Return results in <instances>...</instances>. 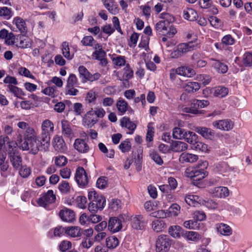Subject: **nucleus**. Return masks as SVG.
Masks as SVG:
<instances>
[{"instance_id": "nucleus-8", "label": "nucleus", "mask_w": 252, "mask_h": 252, "mask_svg": "<svg viewBox=\"0 0 252 252\" xmlns=\"http://www.w3.org/2000/svg\"><path fill=\"white\" fill-rule=\"evenodd\" d=\"M132 227L136 230H143L147 223L145 217L142 215H136L131 217Z\"/></svg>"}, {"instance_id": "nucleus-5", "label": "nucleus", "mask_w": 252, "mask_h": 252, "mask_svg": "<svg viewBox=\"0 0 252 252\" xmlns=\"http://www.w3.org/2000/svg\"><path fill=\"white\" fill-rule=\"evenodd\" d=\"M56 197L52 190H49L47 192L45 193L37 200V204L39 206L43 207L44 208L49 210L48 205L50 204L53 203L55 202Z\"/></svg>"}, {"instance_id": "nucleus-46", "label": "nucleus", "mask_w": 252, "mask_h": 252, "mask_svg": "<svg viewBox=\"0 0 252 252\" xmlns=\"http://www.w3.org/2000/svg\"><path fill=\"white\" fill-rule=\"evenodd\" d=\"M243 62L245 66H252V53L250 52H246L243 58Z\"/></svg>"}, {"instance_id": "nucleus-19", "label": "nucleus", "mask_w": 252, "mask_h": 252, "mask_svg": "<svg viewBox=\"0 0 252 252\" xmlns=\"http://www.w3.org/2000/svg\"><path fill=\"white\" fill-rule=\"evenodd\" d=\"M170 149L174 152H181L186 151L188 147L187 143L180 141H171Z\"/></svg>"}, {"instance_id": "nucleus-20", "label": "nucleus", "mask_w": 252, "mask_h": 252, "mask_svg": "<svg viewBox=\"0 0 252 252\" xmlns=\"http://www.w3.org/2000/svg\"><path fill=\"white\" fill-rule=\"evenodd\" d=\"M74 147L80 153H86L89 150V147L85 141L79 138L75 140Z\"/></svg>"}, {"instance_id": "nucleus-2", "label": "nucleus", "mask_w": 252, "mask_h": 252, "mask_svg": "<svg viewBox=\"0 0 252 252\" xmlns=\"http://www.w3.org/2000/svg\"><path fill=\"white\" fill-rule=\"evenodd\" d=\"M172 21H174L173 17L169 20L166 19L159 21L156 25V30L159 34L169 38L172 37L177 33L176 29L171 24Z\"/></svg>"}, {"instance_id": "nucleus-57", "label": "nucleus", "mask_w": 252, "mask_h": 252, "mask_svg": "<svg viewBox=\"0 0 252 252\" xmlns=\"http://www.w3.org/2000/svg\"><path fill=\"white\" fill-rule=\"evenodd\" d=\"M19 73L27 77H29L32 79H35V77L31 74V72L29 69L26 67H21L19 69Z\"/></svg>"}, {"instance_id": "nucleus-18", "label": "nucleus", "mask_w": 252, "mask_h": 252, "mask_svg": "<svg viewBox=\"0 0 252 252\" xmlns=\"http://www.w3.org/2000/svg\"><path fill=\"white\" fill-rule=\"evenodd\" d=\"M120 125L122 127H126L129 130L127 133L129 134H133L137 126L135 124L130 121L129 118L126 117H124L121 119Z\"/></svg>"}, {"instance_id": "nucleus-17", "label": "nucleus", "mask_w": 252, "mask_h": 252, "mask_svg": "<svg viewBox=\"0 0 252 252\" xmlns=\"http://www.w3.org/2000/svg\"><path fill=\"white\" fill-rule=\"evenodd\" d=\"M195 131L206 139H212L215 137L214 131L206 127H196Z\"/></svg>"}, {"instance_id": "nucleus-50", "label": "nucleus", "mask_w": 252, "mask_h": 252, "mask_svg": "<svg viewBox=\"0 0 252 252\" xmlns=\"http://www.w3.org/2000/svg\"><path fill=\"white\" fill-rule=\"evenodd\" d=\"M207 147L208 146L207 144L200 142L198 140L195 144H193V146H191L192 149L202 152H206L207 151Z\"/></svg>"}, {"instance_id": "nucleus-59", "label": "nucleus", "mask_w": 252, "mask_h": 252, "mask_svg": "<svg viewBox=\"0 0 252 252\" xmlns=\"http://www.w3.org/2000/svg\"><path fill=\"white\" fill-rule=\"evenodd\" d=\"M107 178L104 176L99 177L96 183V187L100 189H104L107 185Z\"/></svg>"}, {"instance_id": "nucleus-3", "label": "nucleus", "mask_w": 252, "mask_h": 252, "mask_svg": "<svg viewBox=\"0 0 252 252\" xmlns=\"http://www.w3.org/2000/svg\"><path fill=\"white\" fill-rule=\"evenodd\" d=\"M171 245V240L168 235H160L156 240L157 252H168Z\"/></svg>"}, {"instance_id": "nucleus-40", "label": "nucleus", "mask_w": 252, "mask_h": 252, "mask_svg": "<svg viewBox=\"0 0 252 252\" xmlns=\"http://www.w3.org/2000/svg\"><path fill=\"white\" fill-rule=\"evenodd\" d=\"M105 7L109 12L113 15H116L119 12V8L118 5L114 2L113 0H109V4H106Z\"/></svg>"}, {"instance_id": "nucleus-1", "label": "nucleus", "mask_w": 252, "mask_h": 252, "mask_svg": "<svg viewBox=\"0 0 252 252\" xmlns=\"http://www.w3.org/2000/svg\"><path fill=\"white\" fill-rule=\"evenodd\" d=\"M27 130L28 132L31 133L33 131V129L30 128H29ZM18 139L19 146L23 150H29L30 153L33 155L36 154L39 151H41L40 143L33 134L26 135L23 140L21 138H19V137Z\"/></svg>"}, {"instance_id": "nucleus-51", "label": "nucleus", "mask_w": 252, "mask_h": 252, "mask_svg": "<svg viewBox=\"0 0 252 252\" xmlns=\"http://www.w3.org/2000/svg\"><path fill=\"white\" fill-rule=\"evenodd\" d=\"M75 200L78 207L81 209H85L86 208L87 200L85 196H77Z\"/></svg>"}, {"instance_id": "nucleus-22", "label": "nucleus", "mask_w": 252, "mask_h": 252, "mask_svg": "<svg viewBox=\"0 0 252 252\" xmlns=\"http://www.w3.org/2000/svg\"><path fill=\"white\" fill-rule=\"evenodd\" d=\"M13 23L15 24L21 33L25 34L27 28L25 21L21 17L17 16L14 18Z\"/></svg>"}, {"instance_id": "nucleus-49", "label": "nucleus", "mask_w": 252, "mask_h": 252, "mask_svg": "<svg viewBox=\"0 0 252 252\" xmlns=\"http://www.w3.org/2000/svg\"><path fill=\"white\" fill-rule=\"evenodd\" d=\"M96 100V93L92 90L90 91L87 94L86 97L85 98L86 102L88 104H94Z\"/></svg>"}, {"instance_id": "nucleus-10", "label": "nucleus", "mask_w": 252, "mask_h": 252, "mask_svg": "<svg viewBox=\"0 0 252 252\" xmlns=\"http://www.w3.org/2000/svg\"><path fill=\"white\" fill-rule=\"evenodd\" d=\"M93 108L87 112L83 118V122L88 127H92L98 121Z\"/></svg>"}, {"instance_id": "nucleus-30", "label": "nucleus", "mask_w": 252, "mask_h": 252, "mask_svg": "<svg viewBox=\"0 0 252 252\" xmlns=\"http://www.w3.org/2000/svg\"><path fill=\"white\" fill-rule=\"evenodd\" d=\"M61 124L63 134L66 137H70L72 134V130L69 122L66 120H63Z\"/></svg>"}, {"instance_id": "nucleus-44", "label": "nucleus", "mask_w": 252, "mask_h": 252, "mask_svg": "<svg viewBox=\"0 0 252 252\" xmlns=\"http://www.w3.org/2000/svg\"><path fill=\"white\" fill-rule=\"evenodd\" d=\"M183 236H186L188 240L196 241L200 239V235L194 231H184Z\"/></svg>"}, {"instance_id": "nucleus-32", "label": "nucleus", "mask_w": 252, "mask_h": 252, "mask_svg": "<svg viewBox=\"0 0 252 252\" xmlns=\"http://www.w3.org/2000/svg\"><path fill=\"white\" fill-rule=\"evenodd\" d=\"M187 131L183 128L176 127L173 129L172 136L174 139H182L185 138V133H187Z\"/></svg>"}, {"instance_id": "nucleus-34", "label": "nucleus", "mask_w": 252, "mask_h": 252, "mask_svg": "<svg viewBox=\"0 0 252 252\" xmlns=\"http://www.w3.org/2000/svg\"><path fill=\"white\" fill-rule=\"evenodd\" d=\"M194 45L193 44L192 42H189V43H183L180 44L178 45L177 47L183 53L184 55V54L191 51L194 48Z\"/></svg>"}, {"instance_id": "nucleus-42", "label": "nucleus", "mask_w": 252, "mask_h": 252, "mask_svg": "<svg viewBox=\"0 0 252 252\" xmlns=\"http://www.w3.org/2000/svg\"><path fill=\"white\" fill-rule=\"evenodd\" d=\"M201 204L209 209L214 210L218 209L219 207L218 203L212 199H208L207 200L202 199Z\"/></svg>"}, {"instance_id": "nucleus-15", "label": "nucleus", "mask_w": 252, "mask_h": 252, "mask_svg": "<svg viewBox=\"0 0 252 252\" xmlns=\"http://www.w3.org/2000/svg\"><path fill=\"white\" fill-rule=\"evenodd\" d=\"M59 215L61 219L65 222H72L75 218L74 211L67 208L61 210Z\"/></svg>"}, {"instance_id": "nucleus-12", "label": "nucleus", "mask_w": 252, "mask_h": 252, "mask_svg": "<svg viewBox=\"0 0 252 252\" xmlns=\"http://www.w3.org/2000/svg\"><path fill=\"white\" fill-rule=\"evenodd\" d=\"M212 125L217 129L226 131L230 130L233 127V122L228 119L214 121L213 122Z\"/></svg>"}, {"instance_id": "nucleus-48", "label": "nucleus", "mask_w": 252, "mask_h": 252, "mask_svg": "<svg viewBox=\"0 0 252 252\" xmlns=\"http://www.w3.org/2000/svg\"><path fill=\"white\" fill-rule=\"evenodd\" d=\"M184 17L189 21H192L195 19L197 14L192 9H189L187 11L184 12Z\"/></svg>"}, {"instance_id": "nucleus-64", "label": "nucleus", "mask_w": 252, "mask_h": 252, "mask_svg": "<svg viewBox=\"0 0 252 252\" xmlns=\"http://www.w3.org/2000/svg\"><path fill=\"white\" fill-rule=\"evenodd\" d=\"M180 206L177 204H173L169 208V212L171 215L177 216L180 213Z\"/></svg>"}, {"instance_id": "nucleus-14", "label": "nucleus", "mask_w": 252, "mask_h": 252, "mask_svg": "<svg viewBox=\"0 0 252 252\" xmlns=\"http://www.w3.org/2000/svg\"><path fill=\"white\" fill-rule=\"evenodd\" d=\"M38 140L40 143L41 151L46 152L48 151L50 145V133L42 131Z\"/></svg>"}, {"instance_id": "nucleus-41", "label": "nucleus", "mask_w": 252, "mask_h": 252, "mask_svg": "<svg viewBox=\"0 0 252 252\" xmlns=\"http://www.w3.org/2000/svg\"><path fill=\"white\" fill-rule=\"evenodd\" d=\"M62 53L63 56L68 60H71L73 57V54L71 55L68 46V43L64 41L62 43Z\"/></svg>"}, {"instance_id": "nucleus-23", "label": "nucleus", "mask_w": 252, "mask_h": 252, "mask_svg": "<svg viewBox=\"0 0 252 252\" xmlns=\"http://www.w3.org/2000/svg\"><path fill=\"white\" fill-rule=\"evenodd\" d=\"M216 229L218 232L224 236H229L232 234V230L227 224L220 223L216 225Z\"/></svg>"}, {"instance_id": "nucleus-47", "label": "nucleus", "mask_w": 252, "mask_h": 252, "mask_svg": "<svg viewBox=\"0 0 252 252\" xmlns=\"http://www.w3.org/2000/svg\"><path fill=\"white\" fill-rule=\"evenodd\" d=\"M119 149L123 153H126L129 152L131 148V145L129 139L122 141L119 146Z\"/></svg>"}, {"instance_id": "nucleus-52", "label": "nucleus", "mask_w": 252, "mask_h": 252, "mask_svg": "<svg viewBox=\"0 0 252 252\" xmlns=\"http://www.w3.org/2000/svg\"><path fill=\"white\" fill-rule=\"evenodd\" d=\"M78 71L80 76L87 80H89V78L91 73L84 66H80L78 68Z\"/></svg>"}, {"instance_id": "nucleus-63", "label": "nucleus", "mask_w": 252, "mask_h": 252, "mask_svg": "<svg viewBox=\"0 0 252 252\" xmlns=\"http://www.w3.org/2000/svg\"><path fill=\"white\" fill-rule=\"evenodd\" d=\"M77 78L74 74H70L67 80L66 87H73L77 83Z\"/></svg>"}, {"instance_id": "nucleus-35", "label": "nucleus", "mask_w": 252, "mask_h": 252, "mask_svg": "<svg viewBox=\"0 0 252 252\" xmlns=\"http://www.w3.org/2000/svg\"><path fill=\"white\" fill-rule=\"evenodd\" d=\"M184 139L193 146V144H195L198 140V136L193 132L188 131L187 133H185V136Z\"/></svg>"}, {"instance_id": "nucleus-62", "label": "nucleus", "mask_w": 252, "mask_h": 252, "mask_svg": "<svg viewBox=\"0 0 252 252\" xmlns=\"http://www.w3.org/2000/svg\"><path fill=\"white\" fill-rule=\"evenodd\" d=\"M95 42L94 38L92 36H85L81 40V43L84 46H92L93 42Z\"/></svg>"}, {"instance_id": "nucleus-21", "label": "nucleus", "mask_w": 252, "mask_h": 252, "mask_svg": "<svg viewBox=\"0 0 252 252\" xmlns=\"http://www.w3.org/2000/svg\"><path fill=\"white\" fill-rule=\"evenodd\" d=\"M211 60L213 62L212 66L217 72L223 74L227 71L228 66L227 65L214 59H211Z\"/></svg>"}, {"instance_id": "nucleus-26", "label": "nucleus", "mask_w": 252, "mask_h": 252, "mask_svg": "<svg viewBox=\"0 0 252 252\" xmlns=\"http://www.w3.org/2000/svg\"><path fill=\"white\" fill-rule=\"evenodd\" d=\"M185 201L189 206H195L201 204L202 199L196 195L189 194L186 196Z\"/></svg>"}, {"instance_id": "nucleus-58", "label": "nucleus", "mask_w": 252, "mask_h": 252, "mask_svg": "<svg viewBox=\"0 0 252 252\" xmlns=\"http://www.w3.org/2000/svg\"><path fill=\"white\" fill-rule=\"evenodd\" d=\"M9 167V165L8 161H5L0 164V175L2 177L5 178L7 176L6 172L8 170Z\"/></svg>"}, {"instance_id": "nucleus-28", "label": "nucleus", "mask_w": 252, "mask_h": 252, "mask_svg": "<svg viewBox=\"0 0 252 252\" xmlns=\"http://www.w3.org/2000/svg\"><path fill=\"white\" fill-rule=\"evenodd\" d=\"M105 244L108 250H114L118 246L119 241L115 236H111L106 239Z\"/></svg>"}, {"instance_id": "nucleus-4", "label": "nucleus", "mask_w": 252, "mask_h": 252, "mask_svg": "<svg viewBox=\"0 0 252 252\" xmlns=\"http://www.w3.org/2000/svg\"><path fill=\"white\" fill-rule=\"evenodd\" d=\"M208 165L207 161L203 162L198 165V167L194 168L190 173V177L192 180L199 181L208 175V172L205 170Z\"/></svg>"}, {"instance_id": "nucleus-33", "label": "nucleus", "mask_w": 252, "mask_h": 252, "mask_svg": "<svg viewBox=\"0 0 252 252\" xmlns=\"http://www.w3.org/2000/svg\"><path fill=\"white\" fill-rule=\"evenodd\" d=\"M116 106L121 115H124L127 110L128 104L124 99L120 98L117 101Z\"/></svg>"}, {"instance_id": "nucleus-55", "label": "nucleus", "mask_w": 252, "mask_h": 252, "mask_svg": "<svg viewBox=\"0 0 252 252\" xmlns=\"http://www.w3.org/2000/svg\"><path fill=\"white\" fill-rule=\"evenodd\" d=\"M66 227L58 225L54 228V236L55 237H61L65 234Z\"/></svg>"}, {"instance_id": "nucleus-6", "label": "nucleus", "mask_w": 252, "mask_h": 252, "mask_svg": "<svg viewBox=\"0 0 252 252\" xmlns=\"http://www.w3.org/2000/svg\"><path fill=\"white\" fill-rule=\"evenodd\" d=\"M8 156L13 168L17 170L22 167V158L17 150L8 151Z\"/></svg>"}, {"instance_id": "nucleus-43", "label": "nucleus", "mask_w": 252, "mask_h": 252, "mask_svg": "<svg viewBox=\"0 0 252 252\" xmlns=\"http://www.w3.org/2000/svg\"><path fill=\"white\" fill-rule=\"evenodd\" d=\"M184 226L189 229H198L200 227V223L197 220H190L185 221Z\"/></svg>"}, {"instance_id": "nucleus-61", "label": "nucleus", "mask_w": 252, "mask_h": 252, "mask_svg": "<svg viewBox=\"0 0 252 252\" xmlns=\"http://www.w3.org/2000/svg\"><path fill=\"white\" fill-rule=\"evenodd\" d=\"M71 247V243L68 241H63L59 245V249L63 252H65Z\"/></svg>"}, {"instance_id": "nucleus-39", "label": "nucleus", "mask_w": 252, "mask_h": 252, "mask_svg": "<svg viewBox=\"0 0 252 252\" xmlns=\"http://www.w3.org/2000/svg\"><path fill=\"white\" fill-rule=\"evenodd\" d=\"M13 15L12 11L7 7H0V16L4 19L9 20Z\"/></svg>"}, {"instance_id": "nucleus-53", "label": "nucleus", "mask_w": 252, "mask_h": 252, "mask_svg": "<svg viewBox=\"0 0 252 252\" xmlns=\"http://www.w3.org/2000/svg\"><path fill=\"white\" fill-rule=\"evenodd\" d=\"M55 163V164L59 167L63 166L67 163V159L64 156H61L56 158Z\"/></svg>"}, {"instance_id": "nucleus-27", "label": "nucleus", "mask_w": 252, "mask_h": 252, "mask_svg": "<svg viewBox=\"0 0 252 252\" xmlns=\"http://www.w3.org/2000/svg\"><path fill=\"white\" fill-rule=\"evenodd\" d=\"M169 234L175 238H178L181 234L183 236L184 230L183 228L179 225H172L168 228Z\"/></svg>"}, {"instance_id": "nucleus-60", "label": "nucleus", "mask_w": 252, "mask_h": 252, "mask_svg": "<svg viewBox=\"0 0 252 252\" xmlns=\"http://www.w3.org/2000/svg\"><path fill=\"white\" fill-rule=\"evenodd\" d=\"M222 43L226 45H233L235 42V39L230 34L224 36L221 39Z\"/></svg>"}, {"instance_id": "nucleus-24", "label": "nucleus", "mask_w": 252, "mask_h": 252, "mask_svg": "<svg viewBox=\"0 0 252 252\" xmlns=\"http://www.w3.org/2000/svg\"><path fill=\"white\" fill-rule=\"evenodd\" d=\"M198 158V156L196 155L184 152L181 155L179 160L182 163L185 162L193 163L197 161Z\"/></svg>"}, {"instance_id": "nucleus-13", "label": "nucleus", "mask_w": 252, "mask_h": 252, "mask_svg": "<svg viewBox=\"0 0 252 252\" xmlns=\"http://www.w3.org/2000/svg\"><path fill=\"white\" fill-rule=\"evenodd\" d=\"M209 193L213 197L218 198H225L229 194L228 188L224 187H217L210 189Z\"/></svg>"}, {"instance_id": "nucleus-11", "label": "nucleus", "mask_w": 252, "mask_h": 252, "mask_svg": "<svg viewBox=\"0 0 252 252\" xmlns=\"http://www.w3.org/2000/svg\"><path fill=\"white\" fill-rule=\"evenodd\" d=\"M121 216L119 218L112 217L109 220L108 223V229L113 232H117L120 231L122 228V219Z\"/></svg>"}, {"instance_id": "nucleus-16", "label": "nucleus", "mask_w": 252, "mask_h": 252, "mask_svg": "<svg viewBox=\"0 0 252 252\" xmlns=\"http://www.w3.org/2000/svg\"><path fill=\"white\" fill-rule=\"evenodd\" d=\"M53 146L55 150L60 153H63L67 148L63 137L57 135L53 138Z\"/></svg>"}, {"instance_id": "nucleus-29", "label": "nucleus", "mask_w": 252, "mask_h": 252, "mask_svg": "<svg viewBox=\"0 0 252 252\" xmlns=\"http://www.w3.org/2000/svg\"><path fill=\"white\" fill-rule=\"evenodd\" d=\"M200 88V85L198 82H189L184 86L185 90L189 93H193L198 91Z\"/></svg>"}, {"instance_id": "nucleus-45", "label": "nucleus", "mask_w": 252, "mask_h": 252, "mask_svg": "<svg viewBox=\"0 0 252 252\" xmlns=\"http://www.w3.org/2000/svg\"><path fill=\"white\" fill-rule=\"evenodd\" d=\"M23 35H24V34ZM20 41L19 44L16 45L17 47L22 49L27 48L31 47V43L28 37H24L23 35H22L20 36Z\"/></svg>"}, {"instance_id": "nucleus-7", "label": "nucleus", "mask_w": 252, "mask_h": 252, "mask_svg": "<svg viewBox=\"0 0 252 252\" xmlns=\"http://www.w3.org/2000/svg\"><path fill=\"white\" fill-rule=\"evenodd\" d=\"M75 178L77 184L80 187H85L88 184L87 174L82 167H79L77 168Z\"/></svg>"}, {"instance_id": "nucleus-9", "label": "nucleus", "mask_w": 252, "mask_h": 252, "mask_svg": "<svg viewBox=\"0 0 252 252\" xmlns=\"http://www.w3.org/2000/svg\"><path fill=\"white\" fill-rule=\"evenodd\" d=\"M88 199L90 201H93L96 204V206H99L100 210L104 208L106 202L104 196L99 195L95 191H90L88 193Z\"/></svg>"}, {"instance_id": "nucleus-25", "label": "nucleus", "mask_w": 252, "mask_h": 252, "mask_svg": "<svg viewBox=\"0 0 252 252\" xmlns=\"http://www.w3.org/2000/svg\"><path fill=\"white\" fill-rule=\"evenodd\" d=\"M81 228L79 226H71L66 227L65 234L71 237H78L81 236Z\"/></svg>"}, {"instance_id": "nucleus-36", "label": "nucleus", "mask_w": 252, "mask_h": 252, "mask_svg": "<svg viewBox=\"0 0 252 252\" xmlns=\"http://www.w3.org/2000/svg\"><path fill=\"white\" fill-rule=\"evenodd\" d=\"M7 87L9 89L7 91L13 94L16 97H20V95H25V93L21 89L13 85H8Z\"/></svg>"}, {"instance_id": "nucleus-54", "label": "nucleus", "mask_w": 252, "mask_h": 252, "mask_svg": "<svg viewBox=\"0 0 252 252\" xmlns=\"http://www.w3.org/2000/svg\"><path fill=\"white\" fill-rule=\"evenodd\" d=\"M17 170H19L20 175L24 178L28 177L31 173V169L29 167H27L26 166H22L21 168H20Z\"/></svg>"}, {"instance_id": "nucleus-56", "label": "nucleus", "mask_w": 252, "mask_h": 252, "mask_svg": "<svg viewBox=\"0 0 252 252\" xmlns=\"http://www.w3.org/2000/svg\"><path fill=\"white\" fill-rule=\"evenodd\" d=\"M208 20L209 21L210 24L215 28H218L222 25V22L220 19L217 17L210 16Z\"/></svg>"}, {"instance_id": "nucleus-38", "label": "nucleus", "mask_w": 252, "mask_h": 252, "mask_svg": "<svg viewBox=\"0 0 252 252\" xmlns=\"http://www.w3.org/2000/svg\"><path fill=\"white\" fill-rule=\"evenodd\" d=\"M228 90L227 88L222 86L217 87L214 92V95L219 97H224L227 95Z\"/></svg>"}, {"instance_id": "nucleus-31", "label": "nucleus", "mask_w": 252, "mask_h": 252, "mask_svg": "<svg viewBox=\"0 0 252 252\" xmlns=\"http://www.w3.org/2000/svg\"><path fill=\"white\" fill-rule=\"evenodd\" d=\"M152 225L153 230L158 232L163 230L165 226V223L162 220L157 219L153 221Z\"/></svg>"}, {"instance_id": "nucleus-37", "label": "nucleus", "mask_w": 252, "mask_h": 252, "mask_svg": "<svg viewBox=\"0 0 252 252\" xmlns=\"http://www.w3.org/2000/svg\"><path fill=\"white\" fill-rule=\"evenodd\" d=\"M42 131L52 133L54 130V125L49 120L44 121L42 124Z\"/></svg>"}]
</instances>
